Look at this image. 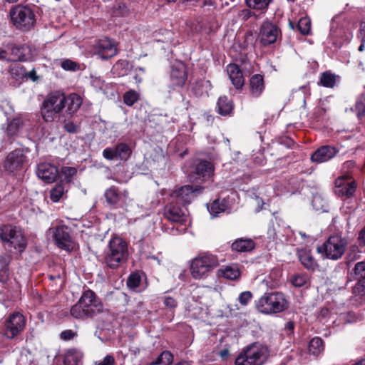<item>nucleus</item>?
Returning <instances> with one entry per match:
<instances>
[{"label":"nucleus","mask_w":365,"mask_h":365,"mask_svg":"<svg viewBox=\"0 0 365 365\" xmlns=\"http://www.w3.org/2000/svg\"><path fill=\"white\" fill-rule=\"evenodd\" d=\"M307 279L304 276L296 275L292 279V283L294 286L300 287L306 283Z\"/></svg>","instance_id":"53"},{"label":"nucleus","mask_w":365,"mask_h":365,"mask_svg":"<svg viewBox=\"0 0 365 365\" xmlns=\"http://www.w3.org/2000/svg\"><path fill=\"white\" fill-rule=\"evenodd\" d=\"M350 251L356 254L365 252V227L359 232L356 245L350 247Z\"/></svg>","instance_id":"32"},{"label":"nucleus","mask_w":365,"mask_h":365,"mask_svg":"<svg viewBox=\"0 0 365 365\" xmlns=\"http://www.w3.org/2000/svg\"><path fill=\"white\" fill-rule=\"evenodd\" d=\"M103 155L105 158L108 160H113L114 158H117L116 153H115V148L113 149L110 148H106L103 152Z\"/></svg>","instance_id":"55"},{"label":"nucleus","mask_w":365,"mask_h":365,"mask_svg":"<svg viewBox=\"0 0 365 365\" xmlns=\"http://www.w3.org/2000/svg\"><path fill=\"white\" fill-rule=\"evenodd\" d=\"M355 190V182L347 176L339 177L335 181L334 192L338 196L349 197Z\"/></svg>","instance_id":"14"},{"label":"nucleus","mask_w":365,"mask_h":365,"mask_svg":"<svg viewBox=\"0 0 365 365\" xmlns=\"http://www.w3.org/2000/svg\"><path fill=\"white\" fill-rule=\"evenodd\" d=\"M361 43L359 47V51H363L365 46V24L363 28L361 29Z\"/></svg>","instance_id":"59"},{"label":"nucleus","mask_w":365,"mask_h":365,"mask_svg":"<svg viewBox=\"0 0 365 365\" xmlns=\"http://www.w3.org/2000/svg\"><path fill=\"white\" fill-rule=\"evenodd\" d=\"M251 94L254 97H259L264 89L263 77L261 75L256 74L250 79Z\"/></svg>","instance_id":"26"},{"label":"nucleus","mask_w":365,"mask_h":365,"mask_svg":"<svg viewBox=\"0 0 365 365\" xmlns=\"http://www.w3.org/2000/svg\"><path fill=\"white\" fill-rule=\"evenodd\" d=\"M66 104V96L60 92L47 96L41 106V115L46 122H52Z\"/></svg>","instance_id":"7"},{"label":"nucleus","mask_w":365,"mask_h":365,"mask_svg":"<svg viewBox=\"0 0 365 365\" xmlns=\"http://www.w3.org/2000/svg\"><path fill=\"white\" fill-rule=\"evenodd\" d=\"M128 257V243L119 237H113L105 252L104 262L111 269L125 263Z\"/></svg>","instance_id":"3"},{"label":"nucleus","mask_w":365,"mask_h":365,"mask_svg":"<svg viewBox=\"0 0 365 365\" xmlns=\"http://www.w3.org/2000/svg\"><path fill=\"white\" fill-rule=\"evenodd\" d=\"M247 6L256 11H259L261 14L264 13L271 0H245Z\"/></svg>","instance_id":"35"},{"label":"nucleus","mask_w":365,"mask_h":365,"mask_svg":"<svg viewBox=\"0 0 365 365\" xmlns=\"http://www.w3.org/2000/svg\"><path fill=\"white\" fill-rule=\"evenodd\" d=\"M320 83L324 87L333 88L336 83V76L329 72H324L321 76Z\"/></svg>","instance_id":"40"},{"label":"nucleus","mask_w":365,"mask_h":365,"mask_svg":"<svg viewBox=\"0 0 365 365\" xmlns=\"http://www.w3.org/2000/svg\"><path fill=\"white\" fill-rule=\"evenodd\" d=\"M23 127V120L20 118H15L9 121L6 133L8 137H14L19 135Z\"/></svg>","instance_id":"29"},{"label":"nucleus","mask_w":365,"mask_h":365,"mask_svg":"<svg viewBox=\"0 0 365 365\" xmlns=\"http://www.w3.org/2000/svg\"><path fill=\"white\" fill-rule=\"evenodd\" d=\"M298 256L301 263L305 268L312 271L317 269L318 264L309 250H300L298 252Z\"/></svg>","instance_id":"22"},{"label":"nucleus","mask_w":365,"mask_h":365,"mask_svg":"<svg viewBox=\"0 0 365 365\" xmlns=\"http://www.w3.org/2000/svg\"><path fill=\"white\" fill-rule=\"evenodd\" d=\"M9 50L11 52L9 59L14 61H25L31 60L36 56V51L35 53H31V47L29 46H11L9 47Z\"/></svg>","instance_id":"15"},{"label":"nucleus","mask_w":365,"mask_h":365,"mask_svg":"<svg viewBox=\"0 0 365 365\" xmlns=\"http://www.w3.org/2000/svg\"><path fill=\"white\" fill-rule=\"evenodd\" d=\"M81 356V354L78 351L69 349L65 354L63 363L65 365H77Z\"/></svg>","instance_id":"33"},{"label":"nucleus","mask_w":365,"mask_h":365,"mask_svg":"<svg viewBox=\"0 0 365 365\" xmlns=\"http://www.w3.org/2000/svg\"><path fill=\"white\" fill-rule=\"evenodd\" d=\"M0 239L6 244L7 248L21 253L26 247V241L20 229L11 225L0 226Z\"/></svg>","instance_id":"6"},{"label":"nucleus","mask_w":365,"mask_h":365,"mask_svg":"<svg viewBox=\"0 0 365 365\" xmlns=\"http://www.w3.org/2000/svg\"><path fill=\"white\" fill-rule=\"evenodd\" d=\"M289 27L293 31H297L303 35H307L310 32V24H289Z\"/></svg>","instance_id":"46"},{"label":"nucleus","mask_w":365,"mask_h":365,"mask_svg":"<svg viewBox=\"0 0 365 365\" xmlns=\"http://www.w3.org/2000/svg\"><path fill=\"white\" fill-rule=\"evenodd\" d=\"M103 306L96 294L88 289L71 309V314L76 319L92 318L103 312Z\"/></svg>","instance_id":"2"},{"label":"nucleus","mask_w":365,"mask_h":365,"mask_svg":"<svg viewBox=\"0 0 365 365\" xmlns=\"http://www.w3.org/2000/svg\"><path fill=\"white\" fill-rule=\"evenodd\" d=\"M297 23H311V19L305 14L299 19Z\"/></svg>","instance_id":"60"},{"label":"nucleus","mask_w":365,"mask_h":365,"mask_svg":"<svg viewBox=\"0 0 365 365\" xmlns=\"http://www.w3.org/2000/svg\"><path fill=\"white\" fill-rule=\"evenodd\" d=\"M53 237L56 246L62 250L70 252L75 249L76 243L73 241L70 230L67 226H57L53 232Z\"/></svg>","instance_id":"11"},{"label":"nucleus","mask_w":365,"mask_h":365,"mask_svg":"<svg viewBox=\"0 0 365 365\" xmlns=\"http://www.w3.org/2000/svg\"><path fill=\"white\" fill-rule=\"evenodd\" d=\"M274 275V279L277 280L279 276V272L278 270H273L270 274V276Z\"/></svg>","instance_id":"64"},{"label":"nucleus","mask_w":365,"mask_h":365,"mask_svg":"<svg viewBox=\"0 0 365 365\" xmlns=\"http://www.w3.org/2000/svg\"><path fill=\"white\" fill-rule=\"evenodd\" d=\"M218 273L220 276L230 280H237L240 277V271L237 264L222 267L218 270Z\"/></svg>","instance_id":"27"},{"label":"nucleus","mask_w":365,"mask_h":365,"mask_svg":"<svg viewBox=\"0 0 365 365\" xmlns=\"http://www.w3.org/2000/svg\"><path fill=\"white\" fill-rule=\"evenodd\" d=\"M115 363V359L112 355L106 356L103 360L96 362V365H114Z\"/></svg>","instance_id":"54"},{"label":"nucleus","mask_w":365,"mask_h":365,"mask_svg":"<svg viewBox=\"0 0 365 365\" xmlns=\"http://www.w3.org/2000/svg\"><path fill=\"white\" fill-rule=\"evenodd\" d=\"M252 298V294L250 291H245L240 294L238 300L242 305L246 306Z\"/></svg>","instance_id":"50"},{"label":"nucleus","mask_w":365,"mask_h":365,"mask_svg":"<svg viewBox=\"0 0 365 365\" xmlns=\"http://www.w3.org/2000/svg\"><path fill=\"white\" fill-rule=\"evenodd\" d=\"M75 335H76V334L72 330L67 329V330L63 331L61 333L60 337L63 340L68 341V340H71V339H73L75 336Z\"/></svg>","instance_id":"58"},{"label":"nucleus","mask_w":365,"mask_h":365,"mask_svg":"<svg viewBox=\"0 0 365 365\" xmlns=\"http://www.w3.org/2000/svg\"><path fill=\"white\" fill-rule=\"evenodd\" d=\"M173 355L168 351H163L160 356L149 365H190L186 361H180L173 364Z\"/></svg>","instance_id":"24"},{"label":"nucleus","mask_w":365,"mask_h":365,"mask_svg":"<svg viewBox=\"0 0 365 365\" xmlns=\"http://www.w3.org/2000/svg\"><path fill=\"white\" fill-rule=\"evenodd\" d=\"M229 354V351L227 349H224V350H222L220 352V356L222 358V359H226L227 356H228Z\"/></svg>","instance_id":"62"},{"label":"nucleus","mask_w":365,"mask_h":365,"mask_svg":"<svg viewBox=\"0 0 365 365\" xmlns=\"http://www.w3.org/2000/svg\"><path fill=\"white\" fill-rule=\"evenodd\" d=\"M104 195L108 204L115 205L126 197V192H122L116 187H111L106 190Z\"/></svg>","instance_id":"25"},{"label":"nucleus","mask_w":365,"mask_h":365,"mask_svg":"<svg viewBox=\"0 0 365 365\" xmlns=\"http://www.w3.org/2000/svg\"><path fill=\"white\" fill-rule=\"evenodd\" d=\"M65 194V188L63 184L56 185L50 192V198L53 202H58Z\"/></svg>","instance_id":"39"},{"label":"nucleus","mask_w":365,"mask_h":365,"mask_svg":"<svg viewBox=\"0 0 365 365\" xmlns=\"http://www.w3.org/2000/svg\"><path fill=\"white\" fill-rule=\"evenodd\" d=\"M61 67L64 70L70 71H76L80 68V66L77 63L70 59H66L63 61L61 63Z\"/></svg>","instance_id":"45"},{"label":"nucleus","mask_w":365,"mask_h":365,"mask_svg":"<svg viewBox=\"0 0 365 365\" xmlns=\"http://www.w3.org/2000/svg\"><path fill=\"white\" fill-rule=\"evenodd\" d=\"M277 36L278 29L276 24H262L260 30V40L264 45L274 43Z\"/></svg>","instance_id":"20"},{"label":"nucleus","mask_w":365,"mask_h":365,"mask_svg":"<svg viewBox=\"0 0 365 365\" xmlns=\"http://www.w3.org/2000/svg\"><path fill=\"white\" fill-rule=\"evenodd\" d=\"M76 169L72 167H65L62 169V173L68 180L76 173Z\"/></svg>","instance_id":"56"},{"label":"nucleus","mask_w":365,"mask_h":365,"mask_svg":"<svg viewBox=\"0 0 365 365\" xmlns=\"http://www.w3.org/2000/svg\"><path fill=\"white\" fill-rule=\"evenodd\" d=\"M11 260V256L9 254L0 255V282L5 281L9 274V264Z\"/></svg>","instance_id":"30"},{"label":"nucleus","mask_w":365,"mask_h":365,"mask_svg":"<svg viewBox=\"0 0 365 365\" xmlns=\"http://www.w3.org/2000/svg\"><path fill=\"white\" fill-rule=\"evenodd\" d=\"M138 100V93L135 91H129L123 96V101L128 106H132Z\"/></svg>","instance_id":"43"},{"label":"nucleus","mask_w":365,"mask_h":365,"mask_svg":"<svg viewBox=\"0 0 365 365\" xmlns=\"http://www.w3.org/2000/svg\"><path fill=\"white\" fill-rule=\"evenodd\" d=\"M163 303L166 308L169 309H173L177 307L176 300L171 297H165L163 299Z\"/></svg>","instance_id":"52"},{"label":"nucleus","mask_w":365,"mask_h":365,"mask_svg":"<svg viewBox=\"0 0 365 365\" xmlns=\"http://www.w3.org/2000/svg\"><path fill=\"white\" fill-rule=\"evenodd\" d=\"M257 309L263 314H272L283 312L287 308V302L279 292L265 293L255 303Z\"/></svg>","instance_id":"4"},{"label":"nucleus","mask_w":365,"mask_h":365,"mask_svg":"<svg viewBox=\"0 0 365 365\" xmlns=\"http://www.w3.org/2000/svg\"><path fill=\"white\" fill-rule=\"evenodd\" d=\"M198 186L185 185L171 194L173 201L165 207L164 215L168 220L174 222H183L187 217V209L185 205L200 192Z\"/></svg>","instance_id":"1"},{"label":"nucleus","mask_w":365,"mask_h":365,"mask_svg":"<svg viewBox=\"0 0 365 365\" xmlns=\"http://www.w3.org/2000/svg\"><path fill=\"white\" fill-rule=\"evenodd\" d=\"M12 23H34L35 14L27 6L19 4L12 7L9 11Z\"/></svg>","instance_id":"13"},{"label":"nucleus","mask_w":365,"mask_h":365,"mask_svg":"<svg viewBox=\"0 0 365 365\" xmlns=\"http://www.w3.org/2000/svg\"><path fill=\"white\" fill-rule=\"evenodd\" d=\"M98 55L103 59H108L113 57L118 53L116 43L110 38H103L97 43Z\"/></svg>","instance_id":"18"},{"label":"nucleus","mask_w":365,"mask_h":365,"mask_svg":"<svg viewBox=\"0 0 365 365\" xmlns=\"http://www.w3.org/2000/svg\"><path fill=\"white\" fill-rule=\"evenodd\" d=\"M356 110L358 117L365 115V92L363 93L356 103Z\"/></svg>","instance_id":"44"},{"label":"nucleus","mask_w":365,"mask_h":365,"mask_svg":"<svg viewBox=\"0 0 365 365\" xmlns=\"http://www.w3.org/2000/svg\"><path fill=\"white\" fill-rule=\"evenodd\" d=\"M217 258L211 254L203 253L195 257L190 264V274L195 279L206 278L218 266Z\"/></svg>","instance_id":"5"},{"label":"nucleus","mask_w":365,"mask_h":365,"mask_svg":"<svg viewBox=\"0 0 365 365\" xmlns=\"http://www.w3.org/2000/svg\"><path fill=\"white\" fill-rule=\"evenodd\" d=\"M25 324V318L21 314H13L5 322V335L9 339L14 338L23 331Z\"/></svg>","instance_id":"12"},{"label":"nucleus","mask_w":365,"mask_h":365,"mask_svg":"<svg viewBox=\"0 0 365 365\" xmlns=\"http://www.w3.org/2000/svg\"><path fill=\"white\" fill-rule=\"evenodd\" d=\"M238 16H239V20L242 21H247V20L250 19L252 17H253L254 19H257V15L255 14V13L253 11H251L249 9L241 10L239 12Z\"/></svg>","instance_id":"47"},{"label":"nucleus","mask_w":365,"mask_h":365,"mask_svg":"<svg viewBox=\"0 0 365 365\" xmlns=\"http://www.w3.org/2000/svg\"><path fill=\"white\" fill-rule=\"evenodd\" d=\"M27 163L26 156L21 149H16L9 153L3 163L4 170L9 173L24 168Z\"/></svg>","instance_id":"10"},{"label":"nucleus","mask_w":365,"mask_h":365,"mask_svg":"<svg viewBox=\"0 0 365 365\" xmlns=\"http://www.w3.org/2000/svg\"><path fill=\"white\" fill-rule=\"evenodd\" d=\"M324 349L323 341L321 338H313L309 344V351L314 356L319 354Z\"/></svg>","instance_id":"36"},{"label":"nucleus","mask_w":365,"mask_h":365,"mask_svg":"<svg viewBox=\"0 0 365 365\" xmlns=\"http://www.w3.org/2000/svg\"><path fill=\"white\" fill-rule=\"evenodd\" d=\"M129 68V63L125 60H120L115 63L113 70L115 73L123 76Z\"/></svg>","instance_id":"42"},{"label":"nucleus","mask_w":365,"mask_h":365,"mask_svg":"<svg viewBox=\"0 0 365 365\" xmlns=\"http://www.w3.org/2000/svg\"><path fill=\"white\" fill-rule=\"evenodd\" d=\"M66 103H67V110L69 113H73L81 107L82 98L79 95L72 93L66 98Z\"/></svg>","instance_id":"31"},{"label":"nucleus","mask_w":365,"mask_h":365,"mask_svg":"<svg viewBox=\"0 0 365 365\" xmlns=\"http://www.w3.org/2000/svg\"><path fill=\"white\" fill-rule=\"evenodd\" d=\"M354 165V163L353 161H346L344 164V168H352Z\"/></svg>","instance_id":"63"},{"label":"nucleus","mask_w":365,"mask_h":365,"mask_svg":"<svg viewBox=\"0 0 365 365\" xmlns=\"http://www.w3.org/2000/svg\"><path fill=\"white\" fill-rule=\"evenodd\" d=\"M140 277L138 274H131L128 279L127 284L130 288L135 289L140 284Z\"/></svg>","instance_id":"49"},{"label":"nucleus","mask_w":365,"mask_h":365,"mask_svg":"<svg viewBox=\"0 0 365 365\" xmlns=\"http://www.w3.org/2000/svg\"><path fill=\"white\" fill-rule=\"evenodd\" d=\"M267 356V347L254 344L237 356L235 365H262Z\"/></svg>","instance_id":"9"},{"label":"nucleus","mask_w":365,"mask_h":365,"mask_svg":"<svg viewBox=\"0 0 365 365\" xmlns=\"http://www.w3.org/2000/svg\"><path fill=\"white\" fill-rule=\"evenodd\" d=\"M64 129L71 133H76L78 131V126L73 122H67L64 124Z\"/></svg>","instance_id":"57"},{"label":"nucleus","mask_w":365,"mask_h":365,"mask_svg":"<svg viewBox=\"0 0 365 365\" xmlns=\"http://www.w3.org/2000/svg\"><path fill=\"white\" fill-rule=\"evenodd\" d=\"M117 158L126 160L130 155L131 150L125 143H120L115 148Z\"/></svg>","instance_id":"37"},{"label":"nucleus","mask_w":365,"mask_h":365,"mask_svg":"<svg viewBox=\"0 0 365 365\" xmlns=\"http://www.w3.org/2000/svg\"><path fill=\"white\" fill-rule=\"evenodd\" d=\"M339 150L331 145H324L318 148L311 156V160L322 163L332 159L338 153Z\"/></svg>","instance_id":"16"},{"label":"nucleus","mask_w":365,"mask_h":365,"mask_svg":"<svg viewBox=\"0 0 365 365\" xmlns=\"http://www.w3.org/2000/svg\"><path fill=\"white\" fill-rule=\"evenodd\" d=\"M214 171V167L210 162L204 160L200 162L196 167L197 178L204 180L205 178L211 177Z\"/></svg>","instance_id":"23"},{"label":"nucleus","mask_w":365,"mask_h":365,"mask_svg":"<svg viewBox=\"0 0 365 365\" xmlns=\"http://www.w3.org/2000/svg\"><path fill=\"white\" fill-rule=\"evenodd\" d=\"M187 79L185 65L179 61L172 66L170 81L173 86H182Z\"/></svg>","instance_id":"19"},{"label":"nucleus","mask_w":365,"mask_h":365,"mask_svg":"<svg viewBox=\"0 0 365 365\" xmlns=\"http://www.w3.org/2000/svg\"><path fill=\"white\" fill-rule=\"evenodd\" d=\"M227 73L234 86L237 89L241 88L244 85L245 80L242 71L239 68L238 66L236 64H229L227 66Z\"/></svg>","instance_id":"21"},{"label":"nucleus","mask_w":365,"mask_h":365,"mask_svg":"<svg viewBox=\"0 0 365 365\" xmlns=\"http://www.w3.org/2000/svg\"><path fill=\"white\" fill-rule=\"evenodd\" d=\"M28 76L32 79L34 81H35L36 79H37V77L36 76V71L34 70H32L29 73H28Z\"/></svg>","instance_id":"61"},{"label":"nucleus","mask_w":365,"mask_h":365,"mask_svg":"<svg viewBox=\"0 0 365 365\" xmlns=\"http://www.w3.org/2000/svg\"><path fill=\"white\" fill-rule=\"evenodd\" d=\"M255 247V242L251 239H237L232 244V250L237 252H249Z\"/></svg>","instance_id":"28"},{"label":"nucleus","mask_w":365,"mask_h":365,"mask_svg":"<svg viewBox=\"0 0 365 365\" xmlns=\"http://www.w3.org/2000/svg\"><path fill=\"white\" fill-rule=\"evenodd\" d=\"M226 208L227 205L223 201L216 200L212 203L208 210L212 217H217L218 214L224 212Z\"/></svg>","instance_id":"38"},{"label":"nucleus","mask_w":365,"mask_h":365,"mask_svg":"<svg viewBox=\"0 0 365 365\" xmlns=\"http://www.w3.org/2000/svg\"><path fill=\"white\" fill-rule=\"evenodd\" d=\"M354 273L358 275L361 279L365 276V262H360L356 264L354 267Z\"/></svg>","instance_id":"51"},{"label":"nucleus","mask_w":365,"mask_h":365,"mask_svg":"<svg viewBox=\"0 0 365 365\" xmlns=\"http://www.w3.org/2000/svg\"><path fill=\"white\" fill-rule=\"evenodd\" d=\"M347 240L339 235L330 236L317 250L323 257L332 260L340 259L345 252Z\"/></svg>","instance_id":"8"},{"label":"nucleus","mask_w":365,"mask_h":365,"mask_svg":"<svg viewBox=\"0 0 365 365\" xmlns=\"http://www.w3.org/2000/svg\"><path fill=\"white\" fill-rule=\"evenodd\" d=\"M218 112L222 115H226L230 113L233 106L232 103L228 100L226 96L220 97L217 101Z\"/></svg>","instance_id":"34"},{"label":"nucleus","mask_w":365,"mask_h":365,"mask_svg":"<svg viewBox=\"0 0 365 365\" xmlns=\"http://www.w3.org/2000/svg\"><path fill=\"white\" fill-rule=\"evenodd\" d=\"M312 206L317 211H327V203L320 195L314 196Z\"/></svg>","instance_id":"41"},{"label":"nucleus","mask_w":365,"mask_h":365,"mask_svg":"<svg viewBox=\"0 0 365 365\" xmlns=\"http://www.w3.org/2000/svg\"><path fill=\"white\" fill-rule=\"evenodd\" d=\"M39 178L46 182H53L58 175V168L50 163H43L38 165L36 170Z\"/></svg>","instance_id":"17"},{"label":"nucleus","mask_w":365,"mask_h":365,"mask_svg":"<svg viewBox=\"0 0 365 365\" xmlns=\"http://www.w3.org/2000/svg\"><path fill=\"white\" fill-rule=\"evenodd\" d=\"M354 294L363 295L365 294V276L359 279L358 282L353 288Z\"/></svg>","instance_id":"48"}]
</instances>
